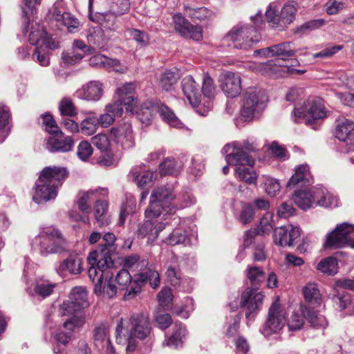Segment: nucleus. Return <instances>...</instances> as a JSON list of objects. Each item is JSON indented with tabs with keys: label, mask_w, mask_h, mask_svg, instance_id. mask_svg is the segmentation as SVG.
Returning a JSON list of instances; mask_svg holds the SVG:
<instances>
[{
	"label": "nucleus",
	"mask_w": 354,
	"mask_h": 354,
	"mask_svg": "<svg viewBox=\"0 0 354 354\" xmlns=\"http://www.w3.org/2000/svg\"><path fill=\"white\" fill-rule=\"evenodd\" d=\"M174 28L181 36L200 41L203 37L202 28L191 24L181 14H176L173 17Z\"/></svg>",
	"instance_id": "6ab92c4d"
},
{
	"label": "nucleus",
	"mask_w": 354,
	"mask_h": 354,
	"mask_svg": "<svg viewBox=\"0 0 354 354\" xmlns=\"http://www.w3.org/2000/svg\"><path fill=\"white\" fill-rule=\"evenodd\" d=\"M272 56L279 57L282 59H286L294 56L297 52L292 42H282L272 45Z\"/></svg>",
	"instance_id": "ea45409f"
},
{
	"label": "nucleus",
	"mask_w": 354,
	"mask_h": 354,
	"mask_svg": "<svg viewBox=\"0 0 354 354\" xmlns=\"http://www.w3.org/2000/svg\"><path fill=\"white\" fill-rule=\"evenodd\" d=\"M64 2L57 1L50 10L52 19L58 26H64L70 33H76L80 31L81 24L71 13L66 11Z\"/></svg>",
	"instance_id": "ddd939ff"
},
{
	"label": "nucleus",
	"mask_w": 354,
	"mask_h": 354,
	"mask_svg": "<svg viewBox=\"0 0 354 354\" xmlns=\"http://www.w3.org/2000/svg\"><path fill=\"white\" fill-rule=\"evenodd\" d=\"M326 116V112L324 105L319 102L307 100L302 105L297 106L294 109L295 121L304 118L306 119L307 123L313 120L323 119Z\"/></svg>",
	"instance_id": "4468645a"
},
{
	"label": "nucleus",
	"mask_w": 354,
	"mask_h": 354,
	"mask_svg": "<svg viewBox=\"0 0 354 354\" xmlns=\"http://www.w3.org/2000/svg\"><path fill=\"white\" fill-rule=\"evenodd\" d=\"M331 299L341 310L346 308L351 302V297L348 294L333 295Z\"/></svg>",
	"instance_id": "774afa93"
},
{
	"label": "nucleus",
	"mask_w": 354,
	"mask_h": 354,
	"mask_svg": "<svg viewBox=\"0 0 354 354\" xmlns=\"http://www.w3.org/2000/svg\"><path fill=\"white\" fill-rule=\"evenodd\" d=\"M68 176L66 167H46L35 183L32 200L36 203L53 200L57 195V189Z\"/></svg>",
	"instance_id": "f03ea898"
},
{
	"label": "nucleus",
	"mask_w": 354,
	"mask_h": 354,
	"mask_svg": "<svg viewBox=\"0 0 354 354\" xmlns=\"http://www.w3.org/2000/svg\"><path fill=\"white\" fill-rule=\"evenodd\" d=\"M154 175L156 176L152 171H145L142 174H137L135 176V181L139 187H145L149 183H153L154 180Z\"/></svg>",
	"instance_id": "69168bd1"
},
{
	"label": "nucleus",
	"mask_w": 354,
	"mask_h": 354,
	"mask_svg": "<svg viewBox=\"0 0 354 354\" xmlns=\"http://www.w3.org/2000/svg\"><path fill=\"white\" fill-rule=\"evenodd\" d=\"M35 11V8L32 13L29 12L27 15L23 12L26 17L25 20L28 19V22L26 21V26L23 31L24 33H26L29 28V24H30L31 28L29 34L30 43L33 46L37 45V46L45 47L46 48H50L49 38L43 26L33 21L30 23V15H33ZM22 12L24 11L22 10Z\"/></svg>",
	"instance_id": "f3484780"
},
{
	"label": "nucleus",
	"mask_w": 354,
	"mask_h": 354,
	"mask_svg": "<svg viewBox=\"0 0 354 354\" xmlns=\"http://www.w3.org/2000/svg\"><path fill=\"white\" fill-rule=\"evenodd\" d=\"M286 322V313L284 308L278 301L272 304L268 310V318L260 329L265 336L269 337L279 333Z\"/></svg>",
	"instance_id": "f8f14e48"
},
{
	"label": "nucleus",
	"mask_w": 354,
	"mask_h": 354,
	"mask_svg": "<svg viewBox=\"0 0 354 354\" xmlns=\"http://www.w3.org/2000/svg\"><path fill=\"white\" fill-rule=\"evenodd\" d=\"M267 95L261 89L250 88L244 95L241 116L245 120H250L266 107Z\"/></svg>",
	"instance_id": "1a4fd4ad"
},
{
	"label": "nucleus",
	"mask_w": 354,
	"mask_h": 354,
	"mask_svg": "<svg viewBox=\"0 0 354 354\" xmlns=\"http://www.w3.org/2000/svg\"><path fill=\"white\" fill-rule=\"evenodd\" d=\"M108 204L106 201L97 200L95 205V219L100 227L106 225L109 223V218L106 216Z\"/></svg>",
	"instance_id": "49530a36"
},
{
	"label": "nucleus",
	"mask_w": 354,
	"mask_h": 354,
	"mask_svg": "<svg viewBox=\"0 0 354 354\" xmlns=\"http://www.w3.org/2000/svg\"><path fill=\"white\" fill-rule=\"evenodd\" d=\"M248 277L253 286L259 284L264 280L265 274L259 267L248 266Z\"/></svg>",
	"instance_id": "6e6d98bb"
},
{
	"label": "nucleus",
	"mask_w": 354,
	"mask_h": 354,
	"mask_svg": "<svg viewBox=\"0 0 354 354\" xmlns=\"http://www.w3.org/2000/svg\"><path fill=\"white\" fill-rule=\"evenodd\" d=\"M270 151L271 154L281 161H284L289 158L286 149L277 142H273L270 147Z\"/></svg>",
	"instance_id": "680f3d73"
},
{
	"label": "nucleus",
	"mask_w": 354,
	"mask_h": 354,
	"mask_svg": "<svg viewBox=\"0 0 354 354\" xmlns=\"http://www.w3.org/2000/svg\"><path fill=\"white\" fill-rule=\"evenodd\" d=\"M101 274L95 283L94 292L103 297L113 299L120 293L113 279V274L109 268L101 269Z\"/></svg>",
	"instance_id": "2eb2a0df"
},
{
	"label": "nucleus",
	"mask_w": 354,
	"mask_h": 354,
	"mask_svg": "<svg viewBox=\"0 0 354 354\" xmlns=\"http://www.w3.org/2000/svg\"><path fill=\"white\" fill-rule=\"evenodd\" d=\"M187 239V234L185 230L176 228L163 240V242L169 245H176L185 243Z\"/></svg>",
	"instance_id": "3c124183"
},
{
	"label": "nucleus",
	"mask_w": 354,
	"mask_h": 354,
	"mask_svg": "<svg viewBox=\"0 0 354 354\" xmlns=\"http://www.w3.org/2000/svg\"><path fill=\"white\" fill-rule=\"evenodd\" d=\"M102 195L107 194L106 189H90L87 192H80L77 196V205L78 209L85 214H88L91 211V201L93 200L98 193Z\"/></svg>",
	"instance_id": "c85d7f7f"
},
{
	"label": "nucleus",
	"mask_w": 354,
	"mask_h": 354,
	"mask_svg": "<svg viewBox=\"0 0 354 354\" xmlns=\"http://www.w3.org/2000/svg\"><path fill=\"white\" fill-rule=\"evenodd\" d=\"M152 327L149 315L136 313L129 319H120L115 328L116 342L120 343L128 337V340L136 342V339L144 340L150 337Z\"/></svg>",
	"instance_id": "7ed1b4c3"
},
{
	"label": "nucleus",
	"mask_w": 354,
	"mask_h": 354,
	"mask_svg": "<svg viewBox=\"0 0 354 354\" xmlns=\"http://www.w3.org/2000/svg\"><path fill=\"white\" fill-rule=\"evenodd\" d=\"M10 120L9 108L6 106H0V143L3 142L10 133Z\"/></svg>",
	"instance_id": "a19ab883"
},
{
	"label": "nucleus",
	"mask_w": 354,
	"mask_h": 354,
	"mask_svg": "<svg viewBox=\"0 0 354 354\" xmlns=\"http://www.w3.org/2000/svg\"><path fill=\"white\" fill-rule=\"evenodd\" d=\"M166 224L157 223L147 218L138 229V235L141 237L149 236L153 240L158 238L159 233L165 228Z\"/></svg>",
	"instance_id": "473e14b6"
},
{
	"label": "nucleus",
	"mask_w": 354,
	"mask_h": 354,
	"mask_svg": "<svg viewBox=\"0 0 354 354\" xmlns=\"http://www.w3.org/2000/svg\"><path fill=\"white\" fill-rule=\"evenodd\" d=\"M100 258V257L97 250L91 252L88 257V263L91 265L88 270V275L94 284L97 281V278L102 273L97 265V261Z\"/></svg>",
	"instance_id": "a18cd8bd"
},
{
	"label": "nucleus",
	"mask_w": 354,
	"mask_h": 354,
	"mask_svg": "<svg viewBox=\"0 0 354 354\" xmlns=\"http://www.w3.org/2000/svg\"><path fill=\"white\" fill-rule=\"evenodd\" d=\"M41 117L43 124L46 127V129L49 133L53 134L54 133L59 132L60 134H62V131L59 130L51 115L46 113L42 115Z\"/></svg>",
	"instance_id": "0e129e2a"
},
{
	"label": "nucleus",
	"mask_w": 354,
	"mask_h": 354,
	"mask_svg": "<svg viewBox=\"0 0 354 354\" xmlns=\"http://www.w3.org/2000/svg\"><path fill=\"white\" fill-rule=\"evenodd\" d=\"M349 245L354 248V225L342 223L328 233L324 243L326 248H339Z\"/></svg>",
	"instance_id": "9d476101"
},
{
	"label": "nucleus",
	"mask_w": 354,
	"mask_h": 354,
	"mask_svg": "<svg viewBox=\"0 0 354 354\" xmlns=\"http://www.w3.org/2000/svg\"><path fill=\"white\" fill-rule=\"evenodd\" d=\"M180 78V71L178 68L166 69L162 72L158 80V86L162 90L169 91Z\"/></svg>",
	"instance_id": "2f4dec72"
},
{
	"label": "nucleus",
	"mask_w": 354,
	"mask_h": 354,
	"mask_svg": "<svg viewBox=\"0 0 354 354\" xmlns=\"http://www.w3.org/2000/svg\"><path fill=\"white\" fill-rule=\"evenodd\" d=\"M181 169V165L174 158H166L159 165L160 176L177 175Z\"/></svg>",
	"instance_id": "79ce46f5"
},
{
	"label": "nucleus",
	"mask_w": 354,
	"mask_h": 354,
	"mask_svg": "<svg viewBox=\"0 0 354 354\" xmlns=\"http://www.w3.org/2000/svg\"><path fill=\"white\" fill-rule=\"evenodd\" d=\"M93 148L88 141L83 140L77 146V155L82 160H86L93 153Z\"/></svg>",
	"instance_id": "bf43d9fd"
},
{
	"label": "nucleus",
	"mask_w": 354,
	"mask_h": 354,
	"mask_svg": "<svg viewBox=\"0 0 354 354\" xmlns=\"http://www.w3.org/2000/svg\"><path fill=\"white\" fill-rule=\"evenodd\" d=\"M181 86L189 104L194 108L198 107L201 102V94L199 91V85L195 82L193 77L185 76L182 80Z\"/></svg>",
	"instance_id": "5701e85b"
},
{
	"label": "nucleus",
	"mask_w": 354,
	"mask_h": 354,
	"mask_svg": "<svg viewBox=\"0 0 354 354\" xmlns=\"http://www.w3.org/2000/svg\"><path fill=\"white\" fill-rule=\"evenodd\" d=\"M82 259L76 255H71L56 268V270L59 274H79L82 272Z\"/></svg>",
	"instance_id": "cd10ccee"
},
{
	"label": "nucleus",
	"mask_w": 354,
	"mask_h": 354,
	"mask_svg": "<svg viewBox=\"0 0 354 354\" xmlns=\"http://www.w3.org/2000/svg\"><path fill=\"white\" fill-rule=\"evenodd\" d=\"M76 96L87 101H98L102 96V84L98 81H91L78 89Z\"/></svg>",
	"instance_id": "a878e982"
},
{
	"label": "nucleus",
	"mask_w": 354,
	"mask_h": 354,
	"mask_svg": "<svg viewBox=\"0 0 354 354\" xmlns=\"http://www.w3.org/2000/svg\"><path fill=\"white\" fill-rule=\"evenodd\" d=\"M264 296L255 288H247L241 294L240 307L245 308V317L250 319L262 306Z\"/></svg>",
	"instance_id": "a211bd4d"
},
{
	"label": "nucleus",
	"mask_w": 354,
	"mask_h": 354,
	"mask_svg": "<svg viewBox=\"0 0 354 354\" xmlns=\"http://www.w3.org/2000/svg\"><path fill=\"white\" fill-rule=\"evenodd\" d=\"M335 136L345 143L346 151H354V122L345 120L339 123L335 130Z\"/></svg>",
	"instance_id": "b1692460"
},
{
	"label": "nucleus",
	"mask_w": 354,
	"mask_h": 354,
	"mask_svg": "<svg viewBox=\"0 0 354 354\" xmlns=\"http://www.w3.org/2000/svg\"><path fill=\"white\" fill-rule=\"evenodd\" d=\"M129 35L135 40L140 46H147L149 43V37L144 31L129 28L127 30Z\"/></svg>",
	"instance_id": "13d9d810"
},
{
	"label": "nucleus",
	"mask_w": 354,
	"mask_h": 354,
	"mask_svg": "<svg viewBox=\"0 0 354 354\" xmlns=\"http://www.w3.org/2000/svg\"><path fill=\"white\" fill-rule=\"evenodd\" d=\"M47 141L46 147L52 153H66L70 151L73 145L74 140L71 136L63 137V133H54Z\"/></svg>",
	"instance_id": "393cba45"
},
{
	"label": "nucleus",
	"mask_w": 354,
	"mask_h": 354,
	"mask_svg": "<svg viewBox=\"0 0 354 354\" xmlns=\"http://www.w3.org/2000/svg\"><path fill=\"white\" fill-rule=\"evenodd\" d=\"M313 198V191L310 192L301 189L295 191L292 196V200L295 204L303 210H306L311 207L314 201Z\"/></svg>",
	"instance_id": "f704fd0d"
},
{
	"label": "nucleus",
	"mask_w": 354,
	"mask_h": 354,
	"mask_svg": "<svg viewBox=\"0 0 354 354\" xmlns=\"http://www.w3.org/2000/svg\"><path fill=\"white\" fill-rule=\"evenodd\" d=\"M88 306L86 290L82 287L74 288L70 294L69 299L64 301L59 308L61 316H71L64 322V327L71 332L74 328L82 326L85 322V317L81 310Z\"/></svg>",
	"instance_id": "20e7f679"
},
{
	"label": "nucleus",
	"mask_w": 354,
	"mask_h": 354,
	"mask_svg": "<svg viewBox=\"0 0 354 354\" xmlns=\"http://www.w3.org/2000/svg\"><path fill=\"white\" fill-rule=\"evenodd\" d=\"M59 111L63 116L73 117L77 114L76 108L71 99L65 97L59 103Z\"/></svg>",
	"instance_id": "5fc2aeb1"
},
{
	"label": "nucleus",
	"mask_w": 354,
	"mask_h": 354,
	"mask_svg": "<svg viewBox=\"0 0 354 354\" xmlns=\"http://www.w3.org/2000/svg\"><path fill=\"white\" fill-rule=\"evenodd\" d=\"M254 215V211L252 205L250 204H245L242 207L239 216V221L242 224L246 225L253 220Z\"/></svg>",
	"instance_id": "e2e57ef3"
},
{
	"label": "nucleus",
	"mask_w": 354,
	"mask_h": 354,
	"mask_svg": "<svg viewBox=\"0 0 354 354\" xmlns=\"http://www.w3.org/2000/svg\"><path fill=\"white\" fill-rule=\"evenodd\" d=\"M312 176L309 170V167L306 164L299 165L296 167L295 174L288 183V187L298 186H305L310 184L312 180Z\"/></svg>",
	"instance_id": "7c9ffc66"
},
{
	"label": "nucleus",
	"mask_w": 354,
	"mask_h": 354,
	"mask_svg": "<svg viewBox=\"0 0 354 354\" xmlns=\"http://www.w3.org/2000/svg\"><path fill=\"white\" fill-rule=\"evenodd\" d=\"M260 39L261 36L257 28L244 24L234 26L224 37L225 41L232 43L234 48L245 50L252 48Z\"/></svg>",
	"instance_id": "6e6552de"
},
{
	"label": "nucleus",
	"mask_w": 354,
	"mask_h": 354,
	"mask_svg": "<svg viewBox=\"0 0 354 354\" xmlns=\"http://www.w3.org/2000/svg\"><path fill=\"white\" fill-rule=\"evenodd\" d=\"M257 149L256 145L248 141H244L243 143L234 142L225 145L221 151L225 155V159L230 165L252 167L254 159L249 153L255 151Z\"/></svg>",
	"instance_id": "0eeeda50"
},
{
	"label": "nucleus",
	"mask_w": 354,
	"mask_h": 354,
	"mask_svg": "<svg viewBox=\"0 0 354 354\" xmlns=\"http://www.w3.org/2000/svg\"><path fill=\"white\" fill-rule=\"evenodd\" d=\"M300 236L299 227L289 225L276 228L273 238L275 244L280 246H292L294 241Z\"/></svg>",
	"instance_id": "4be33fe9"
},
{
	"label": "nucleus",
	"mask_w": 354,
	"mask_h": 354,
	"mask_svg": "<svg viewBox=\"0 0 354 354\" xmlns=\"http://www.w3.org/2000/svg\"><path fill=\"white\" fill-rule=\"evenodd\" d=\"M221 88L228 97L238 96L241 91V77L232 72L222 73L219 77Z\"/></svg>",
	"instance_id": "aec40b11"
},
{
	"label": "nucleus",
	"mask_w": 354,
	"mask_h": 354,
	"mask_svg": "<svg viewBox=\"0 0 354 354\" xmlns=\"http://www.w3.org/2000/svg\"><path fill=\"white\" fill-rule=\"evenodd\" d=\"M158 113L162 120L167 122L171 127L181 129L183 123L175 115L174 113L165 105H161L158 108Z\"/></svg>",
	"instance_id": "de8ad7c7"
},
{
	"label": "nucleus",
	"mask_w": 354,
	"mask_h": 354,
	"mask_svg": "<svg viewBox=\"0 0 354 354\" xmlns=\"http://www.w3.org/2000/svg\"><path fill=\"white\" fill-rule=\"evenodd\" d=\"M317 268L324 274L333 275L337 272V261L335 258L329 257L322 259L318 263Z\"/></svg>",
	"instance_id": "8fccbe9b"
},
{
	"label": "nucleus",
	"mask_w": 354,
	"mask_h": 354,
	"mask_svg": "<svg viewBox=\"0 0 354 354\" xmlns=\"http://www.w3.org/2000/svg\"><path fill=\"white\" fill-rule=\"evenodd\" d=\"M184 12L187 16L192 20L203 21L210 19L214 17V13L205 7L192 8L189 6H184Z\"/></svg>",
	"instance_id": "c9c22d12"
},
{
	"label": "nucleus",
	"mask_w": 354,
	"mask_h": 354,
	"mask_svg": "<svg viewBox=\"0 0 354 354\" xmlns=\"http://www.w3.org/2000/svg\"><path fill=\"white\" fill-rule=\"evenodd\" d=\"M297 11V3L290 1L283 6L278 14L276 3H272L266 12V17L272 26L283 28L293 22Z\"/></svg>",
	"instance_id": "9b49d317"
},
{
	"label": "nucleus",
	"mask_w": 354,
	"mask_h": 354,
	"mask_svg": "<svg viewBox=\"0 0 354 354\" xmlns=\"http://www.w3.org/2000/svg\"><path fill=\"white\" fill-rule=\"evenodd\" d=\"M303 317H304L311 326L314 328H325L328 322L322 315L305 306L302 308Z\"/></svg>",
	"instance_id": "e433bc0d"
},
{
	"label": "nucleus",
	"mask_w": 354,
	"mask_h": 354,
	"mask_svg": "<svg viewBox=\"0 0 354 354\" xmlns=\"http://www.w3.org/2000/svg\"><path fill=\"white\" fill-rule=\"evenodd\" d=\"M171 185L160 187L153 190L150 196V203L145 210L147 218H158L161 214H171L175 212V207L170 205V202L175 198Z\"/></svg>",
	"instance_id": "423d86ee"
},
{
	"label": "nucleus",
	"mask_w": 354,
	"mask_h": 354,
	"mask_svg": "<svg viewBox=\"0 0 354 354\" xmlns=\"http://www.w3.org/2000/svg\"><path fill=\"white\" fill-rule=\"evenodd\" d=\"M66 241L60 231L53 226L41 229L39 234L32 241V248L41 255L55 254L64 250Z\"/></svg>",
	"instance_id": "39448f33"
},
{
	"label": "nucleus",
	"mask_w": 354,
	"mask_h": 354,
	"mask_svg": "<svg viewBox=\"0 0 354 354\" xmlns=\"http://www.w3.org/2000/svg\"><path fill=\"white\" fill-rule=\"evenodd\" d=\"M202 92L204 97L208 99L213 98L216 94V87L214 84V80L207 73L203 75Z\"/></svg>",
	"instance_id": "864d4df0"
},
{
	"label": "nucleus",
	"mask_w": 354,
	"mask_h": 354,
	"mask_svg": "<svg viewBox=\"0 0 354 354\" xmlns=\"http://www.w3.org/2000/svg\"><path fill=\"white\" fill-rule=\"evenodd\" d=\"M111 7L113 12L121 15L129 10V0H110Z\"/></svg>",
	"instance_id": "338daca9"
},
{
	"label": "nucleus",
	"mask_w": 354,
	"mask_h": 354,
	"mask_svg": "<svg viewBox=\"0 0 354 354\" xmlns=\"http://www.w3.org/2000/svg\"><path fill=\"white\" fill-rule=\"evenodd\" d=\"M158 299L160 306L165 310H169L171 308L172 293L169 288H164L158 294Z\"/></svg>",
	"instance_id": "4d7b16f0"
},
{
	"label": "nucleus",
	"mask_w": 354,
	"mask_h": 354,
	"mask_svg": "<svg viewBox=\"0 0 354 354\" xmlns=\"http://www.w3.org/2000/svg\"><path fill=\"white\" fill-rule=\"evenodd\" d=\"M264 187L266 193L271 196H274L281 188L279 182L270 177H265Z\"/></svg>",
	"instance_id": "052dcab7"
},
{
	"label": "nucleus",
	"mask_w": 354,
	"mask_h": 354,
	"mask_svg": "<svg viewBox=\"0 0 354 354\" xmlns=\"http://www.w3.org/2000/svg\"><path fill=\"white\" fill-rule=\"evenodd\" d=\"M186 330L181 323H175L174 333L167 340V345L171 348L181 346Z\"/></svg>",
	"instance_id": "c03bdc74"
},
{
	"label": "nucleus",
	"mask_w": 354,
	"mask_h": 354,
	"mask_svg": "<svg viewBox=\"0 0 354 354\" xmlns=\"http://www.w3.org/2000/svg\"><path fill=\"white\" fill-rule=\"evenodd\" d=\"M113 279L120 292L125 291L124 299L126 300L133 299L140 293L142 286L147 281L153 288L159 286L160 282L159 273L150 268L134 274L133 277H131L127 269H122L115 277L113 276Z\"/></svg>",
	"instance_id": "f257e3e1"
},
{
	"label": "nucleus",
	"mask_w": 354,
	"mask_h": 354,
	"mask_svg": "<svg viewBox=\"0 0 354 354\" xmlns=\"http://www.w3.org/2000/svg\"><path fill=\"white\" fill-rule=\"evenodd\" d=\"M234 171L241 180L250 185L256 184L257 175L252 167H236Z\"/></svg>",
	"instance_id": "09e8293b"
},
{
	"label": "nucleus",
	"mask_w": 354,
	"mask_h": 354,
	"mask_svg": "<svg viewBox=\"0 0 354 354\" xmlns=\"http://www.w3.org/2000/svg\"><path fill=\"white\" fill-rule=\"evenodd\" d=\"M313 199L316 203L323 207H335L338 206V199L324 187L313 189Z\"/></svg>",
	"instance_id": "c756f323"
},
{
	"label": "nucleus",
	"mask_w": 354,
	"mask_h": 354,
	"mask_svg": "<svg viewBox=\"0 0 354 354\" xmlns=\"http://www.w3.org/2000/svg\"><path fill=\"white\" fill-rule=\"evenodd\" d=\"M303 295L309 308H315L322 305V297L316 283H307L303 288Z\"/></svg>",
	"instance_id": "72a5a7b5"
},
{
	"label": "nucleus",
	"mask_w": 354,
	"mask_h": 354,
	"mask_svg": "<svg viewBox=\"0 0 354 354\" xmlns=\"http://www.w3.org/2000/svg\"><path fill=\"white\" fill-rule=\"evenodd\" d=\"M99 126V121L95 116L85 118L81 123V131L86 136L93 134Z\"/></svg>",
	"instance_id": "603ef678"
},
{
	"label": "nucleus",
	"mask_w": 354,
	"mask_h": 354,
	"mask_svg": "<svg viewBox=\"0 0 354 354\" xmlns=\"http://www.w3.org/2000/svg\"><path fill=\"white\" fill-rule=\"evenodd\" d=\"M86 38L90 46L97 48H102L104 46V33L98 26L88 29Z\"/></svg>",
	"instance_id": "37998d69"
},
{
	"label": "nucleus",
	"mask_w": 354,
	"mask_h": 354,
	"mask_svg": "<svg viewBox=\"0 0 354 354\" xmlns=\"http://www.w3.org/2000/svg\"><path fill=\"white\" fill-rule=\"evenodd\" d=\"M56 284L49 281L39 278L37 279L34 286L33 295H37L42 298L50 296L55 288Z\"/></svg>",
	"instance_id": "4c0bfd02"
},
{
	"label": "nucleus",
	"mask_w": 354,
	"mask_h": 354,
	"mask_svg": "<svg viewBox=\"0 0 354 354\" xmlns=\"http://www.w3.org/2000/svg\"><path fill=\"white\" fill-rule=\"evenodd\" d=\"M111 133L121 142L124 149H129L134 145L132 128L129 123L124 122L119 127H112Z\"/></svg>",
	"instance_id": "bb28decb"
},
{
	"label": "nucleus",
	"mask_w": 354,
	"mask_h": 354,
	"mask_svg": "<svg viewBox=\"0 0 354 354\" xmlns=\"http://www.w3.org/2000/svg\"><path fill=\"white\" fill-rule=\"evenodd\" d=\"M93 338L97 348H104L106 342L110 341L108 327L102 323L97 324L93 331Z\"/></svg>",
	"instance_id": "58836bf2"
},
{
	"label": "nucleus",
	"mask_w": 354,
	"mask_h": 354,
	"mask_svg": "<svg viewBox=\"0 0 354 354\" xmlns=\"http://www.w3.org/2000/svg\"><path fill=\"white\" fill-rule=\"evenodd\" d=\"M115 236L111 232L106 233L100 244L98 254L100 257L97 261L98 268H111L115 266L113 255L116 250Z\"/></svg>",
	"instance_id": "dca6fc26"
},
{
	"label": "nucleus",
	"mask_w": 354,
	"mask_h": 354,
	"mask_svg": "<svg viewBox=\"0 0 354 354\" xmlns=\"http://www.w3.org/2000/svg\"><path fill=\"white\" fill-rule=\"evenodd\" d=\"M93 145L100 151L102 158L100 162L104 166H110L113 162V154L111 143L106 134L98 133L92 138Z\"/></svg>",
	"instance_id": "412c9836"
}]
</instances>
